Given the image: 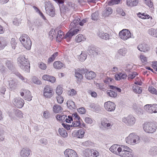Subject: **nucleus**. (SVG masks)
Instances as JSON below:
<instances>
[{
    "instance_id": "1",
    "label": "nucleus",
    "mask_w": 157,
    "mask_h": 157,
    "mask_svg": "<svg viewBox=\"0 0 157 157\" xmlns=\"http://www.w3.org/2000/svg\"><path fill=\"white\" fill-rule=\"evenodd\" d=\"M79 31V30L78 29L69 31L64 36L63 32L61 30H59L58 31L56 35V40L60 42L62 39H66L67 42H68L71 40L72 36L77 33Z\"/></svg>"
},
{
    "instance_id": "2",
    "label": "nucleus",
    "mask_w": 157,
    "mask_h": 157,
    "mask_svg": "<svg viewBox=\"0 0 157 157\" xmlns=\"http://www.w3.org/2000/svg\"><path fill=\"white\" fill-rule=\"evenodd\" d=\"M17 61L18 65L21 68L27 72H29L30 63L25 55H20L17 59Z\"/></svg>"
},
{
    "instance_id": "3",
    "label": "nucleus",
    "mask_w": 157,
    "mask_h": 157,
    "mask_svg": "<svg viewBox=\"0 0 157 157\" xmlns=\"http://www.w3.org/2000/svg\"><path fill=\"white\" fill-rule=\"evenodd\" d=\"M144 131L147 133H153L157 128V124L155 122H146L143 125Z\"/></svg>"
},
{
    "instance_id": "4",
    "label": "nucleus",
    "mask_w": 157,
    "mask_h": 157,
    "mask_svg": "<svg viewBox=\"0 0 157 157\" xmlns=\"http://www.w3.org/2000/svg\"><path fill=\"white\" fill-rule=\"evenodd\" d=\"M117 150L118 151V155L121 157H132L133 156L132 150L127 146L122 145L121 147H118Z\"/></svg>"
},
{
    "instance_id": "5",
    "label": "nucleus",
    "mask_w": 157,
    "mask_h": 157,
    "mask_svg": "<svg viewBox=\"0 0 157 157\" xmlns=\"http://www.w3.org/2000/svg\"><path fill=\"white\" fill-rule=\"evenodd\" d=\"M19 40L25 48L28 50H29L31 48L32 42L30 38L27 34H22L20 36Z\"/></svg>"
},
{
    "instance_id": "6",
    "label": "nucleus",
    "mask_w": 157,
    "mask_h": 157,
    "mask_svg": "<svg viewBox=\"0 0 157 157\" xmlns=\"http://www.w3.org/2000/svg\"><path fill=\"white\" fill-rule=\"evenodd\" d=\"M45 7L46 13L49 16L54 17L55 15V10L54 6L50 1H46L45 3Z\"/></svg>"
},
{
    "instance_id": "7",
    "label": "nucleus",
    "mask_w": 157,
    "mask_h": 157,
    "mask_svg": "<svg viewBox=\"0 0 157 157\" xmlns=\"http://www.w3.org/2000/svg\"><path fill=\"white\" fill-rule=\"evenodd\" d=\"M140 138L133 133L130 134L125 139L126 142L131 145H134L139 142Z\"/></svg>"
},
{
    "instance_id": "8",
    "label": "nucleus",
    "mask_w": 157,
    "mask_h": 157,
    "mask_svg": "<svg viewBox=\"0 0 157 157\" xmlns=\"http://www.w3.org/2000/svg\"><path fill=\"white\" fill-rule=\"evenodd\" d=\"M102 127L101 128L103 130L108 129L110 128L113 124V120L109 118H104L101 122Z\"/></svg>"
},
{
    "instance_id": "9",
    "label": "nucleus",
    "mask_w": 157,
    "mask_h": 157,
    "mask_svg": "<svg viewBox=\"0 0 157 157\" xmlns=\"http://www.w3.org/2000/svg\"><path fill=\"white\" fill-rule=\"evenodd\" d=\"M101 49L93 45L89 46L87 49V52L90 55L96 56L100 54Z\"/></svg>"
},
{
    "instance_id": "10",
    "label": "nucleus",
    "mask_w": 157,
    "mask_h": 157,
    "mask_svg": "<svg viewBox=\"0 0 157 157\" xmlns=\"http://www.w3.org/2000/svg\"><path fill=\"white\" fill-rule=\"evenodd\" d=\"M120 37L123 40H126L131 37V33L128 29H124L119 34Z\"/></svg>"
},
{
    "instance_id": "11",
    "label": "nucleus",
    "mask_w": 157,
    "mask_h": 157,
    "mask_svg": "<svg viewBox=\"0 0 157 157\" xmlns=\"http://www.w3.org/2000/svg\"><path fill=\"white\" fill-rule=\"evenodd\" d=\"M122 121L127 125L131 126L135 123L136 120L132 115H129L126 117H123L122 119Z\"/></svg>"
},
{
    "instance_id": "12",
    "label": "nucleus",
    "mask_w": 157,
    "mask_h": 157,
    "mask_svg": "<svg viewBox=\"0 0 157 157\" xmlns=\"http://www.w3.org/2000/svg\"><path fill=\"white\" fill-rule=\"evenodd\" d=\"M87 71V69L85 68L80 69L78 68L75 70V76L78 81L82 80L83 78L82 74H85Z\"/></svg>"
},
{
    "instance_id": "13",
    "label": "nucleus",
    "mask_w": 157,
    "mask_h": 157,
    "mask_svg": "<svg viewBox=\"0 0 157 157\" xmlns=\"http://www.w3.org/2000/svg\"><path fill=\"white\" fill-rule=\"evenodd\" d=\"M20 95L23 97L25 95L24 98L28 101H30L32 99L31 92L28 90L22 89L20 91Z\"/></svg>"
},
{
    "instance_id": "14",
    "label": "nucleus",
    "mask_w": 157,
    "mask_h": 157,
    "mask_svg": "<svg viewBox=\"0 0 157 157\" xmlns=\"http://www.w3.org/2000/svg\"><path fill=\"white\" fill-rule=\"evenodd\" d=\"M12 102L16 106L19 108H22L24 104V100L20 98H14Z\"/></svg>"
},
{
    "instance_id": "15",
    "label": "nucleus",
    "mask_w": 157,
    "mask_h": 157,
    "mask_svg": "<svg viewBox=\"0 0 157 157\" xmlns=\"http://www.w3.org/2000/svg\"><path fill=\"white\" fill-rule=\"evenodd\" d=\"M104 107L107 111L112 112L115 110L116 105L114 103L109 101L105 103Z\"/></svg>"
},
{
    "instance_id": "16",
    "label": "nucleus",
    "mask_w": 157,
    "mask_h": 157,
    "mask_svg": "<svg viewBox=\"0 0 157 157\" xmlns=\"http://www.w3.org/2000/svg\"><path fill=\"white\" fill-rule=\"evenodd\" d=\"M44 91V95L47 98H50L52 96V89L48 85H46L45 86Z\"/></svg>"
},
{
    "instance_id": "17",
    "label": "nucleus",
    "mask_w": 157,
    "mask_h": 157,
    "mask_svg": "<svg viewBox=\"0 0 157 157\" xmlns=\"http://www.w3.org/2000/svg\"><path fill=\"white\" fill-rule=\"evenodd\" d=\"M85 133V130L84 129H81L77 131H74L72 133L73 136L78 138L82 139Z\"/></svg>"
},
{
    "instance_id": "18",
    "label": "nucleus",
    "mask_w": 157,
    "mask_h": 157,
    "mask_svg": "<svg viewBox=\"0 0 157 157\" xmlns=\"http://www.w3.org/2000/svg\"><path fill=\"white\" fill-rule=\"evenodd\" d=\"M32 155L31 150L28 148H23L20 153V156L21 157H29Z\"/></svg>"
},
{
    "instance_id": "19",
    "label": "nucleus",
    "mask_w": 157,
    "mask_h": 157,
    "mask_svg": "<svg viewBox=\"0 0 157 157\" xmlns=\"http://www.w3.org/2000/svg\"><path fill=\"white\" fill-rule=\"evenodd\" d=\"M64 154L66 157H78L77 153L74 150L70 149H66Z\"/></svg>"
},
{
    "instance_id": "20",
    "label": "nucleus",
    "mask_w": 157,
    "mask_h": 157,
    "mask_svg": "<svg viewBox=\"0 0 157 157\" xmlns=\"http://www.w3.org/2000/svg\"><path fill=\"white\" fill-rule=\"evenodd\" d=\"M137 48L140 51L144 52H147L150 49L148 45L144 43L139 44L137 47Z\"/></svg>"
},
{
    "instance_id": "21",
    "label": "nucleus",
    "mask_w": 157,
    "mask_h": 157,
    "mask_svg": "<svg viewBox=\"0 0 157 157\" xmlns=\"http://www.w3.org/2000/svg\"><path fill=\"white\" fill-rule=\"evenodd\" d=\"M98 36L101 39L107 40L109 39V35L106 33H105L104 32L99 30L97 33Z\"/></svg>"
},
{
    "instance_id": "22",
    "label": "nucleus",
    "mask_w": 157,
    "mask_h": 157,
    "mask_svg": "<svg viewBox=\"0 0 157 157\" xmlns=\"http://www.w3.org/2000/svg\"><path fill=\"white\" fill-rule=\"evenodd\" d=\"M85 74V78L89 80L92 79L96 76V74L94 72L92 71H89L87 69Z\"/></svg>"
},
{
    "instance_id": "23",
    "label": "nucleus",
    "mask_w": 157,
    "mask_h": 157,
    "mask_svg": "<svg viewBox=\"0 0 157 157\" xmlns=\"http://www.w3.org/2000/svg\"><path fill=\"white\" fill-rule=\"evenodd\" d=\"M9 87L11 90L15 89L18 84L17 81L14 79H12L11 80H9Z\"/></svg>"
},
{
    "instance_id": "24",
    "label": "nucleus",
    "mask_w": 157,
    "mask_h": 157,
    "mask_svg": "<svg viewBox=\"0 0 157 157\" xmlns=\"http://www.w3.org/2000/svg\"><path fill=\"white\" fill-rule=\"evenodd\" d=\"M127 75L124 73L119 72L115 75V79L116 80H119L121 79H125L126 78Z\"/></svg>"
},
{
    "instance_id": "25",
    "label": "nucleus",
    "mask_w": 157,
    "mask_h": 157,
    "mask_svg": "<svg viewBox=\"0 0 157 157\" xmlns=\"http://www.w3.org/2000/svg\"><path fill=\"white\" fill-rule=\"evenodd\" d=\"M80 19L77 18L74 19L73 21L71 22L69 26V28L71 29L76 28L77 27L78 24H79Z\"/></svg>"
},
{
    "instance_id": "26",
    "label": "nucleus",
    "mask_w": 157,
    "mask_h": 157,
    "mask_svg": "<svg viewBox=\"0 0 157 157\" xmlns=\"http://www.w3.org/2000/svg\"><path fill=\"white\" fill-rule=\"evenodd\" d=\"M92 149H86L82 151L83 155L84 157H91Z\"/></svg>"
},
{
    "instance_id": "27",
    "label": "nucleus",
    "mask_w": 157,
    "mask_h": 157,
    "mask_svg": "<svg viewBox=\"0 0 157 157\" xmlns=\"http://www.w3.org/2000/svg\"><path fill=\"white\" fill-rule=\"evenodd\" d=\"M67 105L68 108L71 110L76 108L75 102L71 100H68L67 101Z\"/></svg>"
},
{
    "instance_id": "28",
    "label": "nucleus",
    "mask_w": 157,
    "mask_h": 157,
    "mask_svg": "<svg viewBox=\"0 0 157 157\" xmlns=\"http://www.w3.org/2000/svg\"><path fill=\"white\" fill-rule=\"evenodd\" d=\"M7 45V42L3 37H0V50L3 49Z\"/></svg>"
},
{
    "instance_id": "29",
    "label": "nucleus",
    "mask_w": 157,
    "mask_h": 157,
    "mask_svg": "<svg viewBox=\"0 0 157 157\" xmlns=\"http://www.w3.org/2000/svg\"><path fill=\"white\" fill-rule=\"evenodd\" d=\"M127 5L129 6H136L138 3V0H127Z\"/></svg>"
},
{
    "instance_id": "30",
    "label": "nucleus",
    "mask_w": 157,
    "mask_h": 157,
    "mask_svg": "<svg viewBox=\"0 0 157 157\" xmlns=\"http://www.w3.org/2000/svg\"><path fill=\"white\" fill-rule=\"evenodd\" d=\"M148 34L151 36L157 37V29L151 28L148 30Z\"/></svg>"
},
{
    "instance_id": "31",
    "label": "nucleus",
    "mask_w": 157,
    "mask_h": 157,
    "mask_svg": "<svg viewBox=\"0 0 157 157\" xmlns=\"http://www.w3.org/2000/svg\"><path fill=\"white\" fill-rule=\"evenodd\" d=\"M149 154L152 156L157 155V147L154 146L151 147L149 151Z\"/></svg>"
},
{
    "instance_id": "32",
    "label": "nucleus",
    "mask_w": 157,
    "mask_h": 157,
    "mask_svg": "<svg viewBox=\"0 0 157 157\" xmlns=\"http://www.w3.org/2000/svg\"><path fill=\"white\" fill-rule=\"evenodd\" d=\"M112 9L111 7H107L103 12V14L105 17L108 16L112 13Z\"/></svg>"
},
{
    "instance_id": "33",
    "label": "nucleus",
    "mask_w": 157,
    "mask_h": 157,
    "mask_svg": "<svg viewBox=\"0 0 157 157\" xmlns=\"http://www.w3.org/2000/svg\"><path fill=\"white\" fill-rule=\"evenodd\" d=\"M118 145L117 144L113 145L109 148L110 151L118 155V151L117 150Z\"/></svg>"
},
{
    "instance_id": "34",
    "label": "nucleus",
    "mask_w": 157,
    "mask_h": 157,
    "mask_svg": "<svg viewBox=\"0 0 157 157\" xmlns=\"http://www.w3.org/2000/svg\"><path fill=\"white\" fill-rule=\"evenodd\" d=\"M63 66V63L60 61H56L53 63L54 68L57 69H61Z\"/></svg>"
},
{
    "instance_id": "35",
    "label": "nucleus",
    "mask_w": 157,
    "mask_h": 157,
    "mask_svg": "<svg viewBox=\"0 0 157 157\" xmlns=\"http://www.w3.org/2000/svg\"><path fill=\"white\" fill-rule=\"evenodd\" d=\"M63 108L61 107L58 105H55L53 107V111L56 113L61 112Z\"/></svg>"
},
{
    "instance_id": "36",
    "label": "nucleus",
    "mask_w": 157,
    "mask_h": 157,
    "mask_svg": "<svg viewBox=\"0 0 157 157\" xmlns=\"http://www.w3.org/2000/svg\"><path fill=\"white\" fill-rule=\"evenodd\" d=\"M59 134L63 137H66L67 136L68 134L67 131L63 128H59L58 130Z\"/></svg>"
},
{
    "instance_id": "37",
    "label": "nucleus",
    "mask_w": 157,
    "mask_h": 157,
    "mask_svg": "<svg viewBox=\"0 0 157 157\" xmlns=\"http://www.w3.org/2000/svg\"><path fill=\"white\" fill-rule=\"evenodd\" d=\"M107 94L109 97L114 98H116L117 96V94L115 91L111 90H108Z\"/></svg>"
},
{
    "instance_id": "38",
    "label": "nucleus",
    "mask_w": 157,
    "mask_h": 157,
    "mask_svg": "<svg viewBox=\"0 0 157 157\" xmlns=\"http://www.w3.org/2000/svg\"><path fill=\"white\" fill-rule=\"evenodd\" d=\"M151 108L149 113H157V104H151Z\"/></svg>"
},
{
    "instance_id": "39",
    "label": "nucleus",
    "mask_w": 157,
    "mask_h": 157,
    "mask_svg": "<svg viewBox=\"0 0 157 157\" xmlns=\"http://www.w3.org/2000/svg\"><path fill=\"white\" fill-rule=\"evenodd\" d=\"M56 32L55 29H52L49 33V38L52 40L54 38L56 37Z\"/></svg>"
},
{
    "instance_id": "40",
    "label": "nucleus",
    "mask_w": 157,
    "mask_h": 157,
    "mask_svg": "<svg viewBox=\"0 0 157 157\" xmlns=\"http://www.w3.org/2000/svg\"><path fill=\"white\" fill-rule=\"evenodd\" d=\"M85 38L82 34L78 35L75 37V40L77 42H80L82 41H84Z\"/></svg>"
},
{
    "instance_id": "41",
    "label": "nucleus",
    "mask_w": 157,
    "mask_h": 157,
    "mask_svg": "<svg viewBox=\"0 0 157 157\" xmlns=\"http://www.w3.org/2000/svg\"><path fill=\"white\" fill-rule=\"evenodd\" d=\"M14 74L23 82H27V79L23 77L19 72L15 71Z\"/></svg>"
},
{
    "instance_id": "42",
    "label": "nucleus",
    "mask_w": 157,
    "mask_h": 157,
    "mask_svg": "<svg viewBox=\"0 0 157 157\" xmlns=\"http://www.w3.org/2000/svg\"><path fill=\"white\" fill-rule=\"evenodd\" d=\"M127 50L124 48H121L118 50V52L121 56H124L127 52Z\"/></svg>"
},
{
    "instance_id": "43",
    "label": "nucleus",
    "mask_w": 157,
    "mask_h": 157,
    "mask_svg": "<svg viewBox=\"0 0 157 157\" xmlns=\"http://www.w3.org/2000/svg\"><path fill=\"white\" fill-rule=\"evenodd\" d=\"M87 55L85 53L82 52L78 57L79 60L81 61H84L87 58Z\"/></svg>"
},
{
    "instance_id": "44",
    "label": "nucleus",
    "mask_w": 157,
    "mask_h": 157,
    "mask_svg": "<svg viewBox=\"0 0 157 157\" xmlns=\"http://www.w3.org/2000/svg\"><path fill=\"white\" fill-rule=\"evenodd\" d=\"M138 16L139 17L143 19H148L149 17V16L148 15L145 14V13H139L137 14Z\"/></svg>"
},
{
    "instance_id": "45",
    "label": "nucleus",
    "mask_w": 157,
    "mask_h": 157,
    "mask_svg": "<svg viewBox=\"0 0 157 157\" xmlns=\"http://www.w3.org/2000/svg\"><path fill=\"white\" fill-rule=\"evenodd\" d=\"M98 11H96L92 13L91 16V19L94 21H97L98 19Z\"/></svg>"
},
{
    "instance_id": "46",
    "label": "nucleus",
    "mask_w": 157,
    "mask_h": 157,
    "mask_svg": "<svg viewBox=\"0 0 157 157\" xmlns=\"http://www.w3.org/2000/svg\"><path fill=\"white\" fill-rule=\"evenodd\" d=\"M133 89L134 92L137 94H140L142 92V89L140 87L138 86H136L135 87H133Z\"/></svg>"
},
{
    "instance_id": "47",
    "label": "nucleus",
    "mask_w": 157,
    "mask_h": 157,
    "mask_svg": "<svg viewBox=\"0 0 157 157\" xmlns=\"http://www.w3.org/2000/svg\"><path fill=\"white\" fill-rule=\"evenodd\" d=\"M121 0H110L108 2V4L109 6L116 5L118 4Z\"/></svg>"
},
{
    "instance_id": "48",
    "label": "nucleus",
    "mask_w": 157,
    "mask_h": 157,
    "mask_svg": "<svg viewBox=\"0 0 157 157\" xmlns=\"http://www.w3.org/2000/svg\"><path fill=\"white\" fill-rule=\"evenodd\" d=\"M33 82L37 84H40L41 83L40 80L36 76H33L32 79Z\"/></svg>"
},
{
    "instance_id": "49",
    "label": "nucleus",
    "mask_w": 157,
    "mask_h": 157,
    "mask_svg": "<svg viewBox=\"0 0 157 157\" xmlns=\"http://www.w3.org/2000/svg\"><path fill=\"white\" fill-rule=\"evenodd\" d=\"M148 90L151 94H155L157 95V90L152 86H151V87H149Z\"/></svg>"
},
{
    "instance_id": "50",
    "label": "nucleus",
    "mask_w": 157,
    "mask_h": 157,
    "mask_svg": "<svg viewBox=\"0 0 157 157\" xmlns=\"http://www.w3.org/2000/svg\"><path fill=\"white\" fill-rule=\"evenodd\" d=\"M63 91V88L62 87L59 86L57 87L56 89V92L58 95H60L62 94Z\"/></svg>"
},
{
    "instance_id": "51",
    "label": "nucleus",
    "mask_w": 157,
    "mask_h": 157,
    "mask_svg": "<svg viewBox=\"0 0 157 157\" xmlns=\"http://www.w3.org/2000/svg\"><path fill=\"white\" fill-rule=\"evenodd\" d=\"M6 65L9 69L11 70L12 69L13 65L11 61L7 60L6 61Z\"/></svg>"
},
{
    "instance_id": "52",
    "label": "nucleus",
    "mask_w": 157,
    "mask_h": 157,
    "mask_svg": "<svg viewBox=\"0 0 157 157\" xmlns=\"http://www.w3.org/2000/svg\"><path fill=\"white\" fill-rule=\"evenodd\" d=\"M92 145L93 143L89 140L82 142V146L86 147H89L90 146Z\"/></svg>"
},
{
    "instance_id": "53",
    "label": "nucleus",
    "mask_w": 157,
    "mask_h": 157,
    "mask_svg": "<svg viewBox=\"0 0 157 157\" xmlns=\"http://www.w3.org/2000/svg\"><path fill=\"white\" fill-rule=\"evenodd\" d=\"M138 74L136 72H133L128 75V78L132 79L134 78Z\"/></svg>"
},
{
    "instance_id": "54",
    "label": "nucleus",
    "mask_w": 157,
    "mask_h": 157,
    "mask_svg": "<svg viewBox=\"0 0 157 157\" xmlns=\"http://www.w3.org/2000/svg\"><path fill=\"white\" fill-rule=\"evenodd\" d=\"M91 157H97L99 155V152L96 150L92 149Z\"/></svg>"
},
{
    "instance_id": "55",
    "label": "nucleus",
    "mask_w": 157,
    "mask_h": 157,
    "mask_svg": "<svg viewBox=\"0 0 157 157\" xmlns=\"http://www.w3.org/2000/svg\"><path fill=\"white\" fill-rule=\"evenodd\" d=\"M145 3L149 7L151 8L153 5V3L151 0H144Z\"/></svg>"
},
{
    "instance_id": "56",
    "label": "nucleus",
    "mask_w": 157,
    "mask_h": 157,
    "mask_svg": "<svg viewBox=\"0 0 157 157\" xmlns=\"http://www.w3.org/2000/svg\"><path fill=\"white\" fill-rule=\"evenodd\" d=\"M114 79L112 78L107 77L105 78V80L104 81V82L106 84H109L110 82L112 83Z\"/></svg>"
},
{
    "instance_id": "57",
    "label": "nucleus",
    "mask_w": 157,
    "mask_h": 157,
    "mask_svg": "<svg viewBox=\"0 0 157 157\" xmlns=\"http://www.w3.org/2000/svg\"><path fill=\"white\" fill-rule=\"evenodd\" d=\"M73 127H78L80 125V121L79 120H74L72 123Z\"/></svg>"
},
{
    "instance_id": "58",
    "label": "nucleus",
    "mask_w": 157,
    "mask_h": 157,
    "mask_svg": "<svg viewBox=\"0 0 157 157\" xmlns=\"http://www.w3.org/2000/svg\"><path fill=\"white\" fill-rule=\"evenodd\" d=\"M11 44L12 48L13 49H15L17 43L15 41V40L14 38H12L11 39Z\"/></svg>"
},
{
    "instance_id": "59",
    "label": "nucleus",
    "mask_w": 157,
    "mask_h": 157,
    "mask_svg": "<svg viewBox=\"0 0 157 157\" xmlns=\"http://www.w3.org/2000/svg\"><path fill=\"white\" fill-rule=\"evenodd\" d=\"M56 99L58 102L59 104L62 103L63 101V98L60 95H58L56 97Z\"/></svg>"
},
{
    "instance_id": "60",
    "label": "nucleus",
    "mask_w": 157,
    "mask_h": 157,
    "mask_svg": "<svg viewBox=\"0 0 157 157\" xmlns=\"http://www.w3.org/2000/svg\"><path fill=\"white\" fill-rule=\"evenodd\" d=\"M6 68L2 64H0V71L3 74H4L6 72Z\"/></svg>"
},
{
    "instance_id": "61",
    "label": "nucleus",
    "mask_w": 157,
    "mask_h": 157,
    "mask_svg": "<svg viewBox=\"0 0 157 157\" xmlns=\"http://www.w3.org/2000/svg\"><path fill=\"white\" fill-rule=\"evenodd\" d=\"M133 108L134 109L136 112V113L137 114H141L143 113H142V110L140 108H135L134 107H133Z\"/></svg>"
},
{
    "instance_id": "62",
    "label": "nucleus",
    "mask_w": 157,
    "mask_h": 157,
    "mask_svg": "<svg viewBox=\"0 0 157 157\" xmlns=\"http://www.w3.org/2000/svg\"><path fill=\"white\" fill-rule=\"evenodd\" d=\"M62 125L64 128L67 129V130H69L70 129V128L72 127V125L68 124L65 123H62Z\"/></svg>"
},
{
    "instance_id": "63",
    "label": "nucleus",
    "mask_w": 157,
    "mask_h": 157,
    "mask_svg": "<svg viewBox=\"0 0 157 157\" xmlns=\"http://www.w3.org/2000/svg\"><path fill=\"white\" fill-rule=\"evenodd\" d=\"M151 104H147L144 106L145 110L149 113L151 108Z\"/></svg>"
},
{
    "instance_id": "64",
    "label": "nucleus",
    "mask_w": 157,
    "mask_h": 157,
    "mask_svg": "<svg viewBox=\"0 0 157 157\" xmlns=\"http://www.w3.org/2000/svg\"><path fill=\"white\" fill-rule=\"evenodd\" d=\"M39 67L42 70H45L46 68V65L43 63H40Z\"/></svg>"
}]
</instances>
